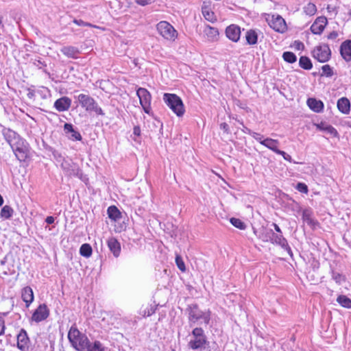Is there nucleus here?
<instances>
[{"instance_id":"f257e3e1","label":"nucleus","mask_w":351,"mask_h":351,"mask_svg":"<svg viewBox=\"0 0 351 351\" xmlns=\"http://www.w3.org/2000/svg\"><path fill=\"white\" fill-rule=\"evenodd\" d=\"M3 134L7 142L14 152L16 158L21 161H24L28 154L27 143L14 131L10 129L5 130Z\"/></svg>"},{"instance_id":"f03ea898","label":"nucleus","mask_w":351,"mask_h":351,"mask_svg":"<svg viewBox=\"0 0 351 351\" xmlns=\"http://www.w3.org/2000/svg\"><path fill=\"white\" fill-rule=\"evenodd\" d=\"M68 339L71 346L77 351H86L89 339L76 326H72L68 332Z\"/></svg>"},{"instance_id":"7ed1b4c3","label":"nucleus","mask_w":351,"mask_h":351,"mask_svg":"<svg viewBox=\"0 0 351 351\" xmlns=\"http://www.w3.org/2000/svg\"><path fill=\"white\" fill-rule=\"evenodd\" d=\"M163 99L167 106L179 117L184 114L185 109L181 98L176 94L165 93Z\"/></svg>"},{"instance_id":"20e7f679","label":"nucleus","mask_w":351,"mask_h":351,"mask_svg":"<svg viewBox=\"0 0 351 351\" xmlns=\"http://www.w3.org/2000/svg\"><path fill=\"white\" fill-rule=\"evenodd\" d=\"M159 34L165 39L174 41L178 37V32L175 28L167 21H160L156 25Z\"/></svg>"},{"instance_id":"39448f33","label":"nucleus","mask_w":351,"mask_h":351,"mask_svg":"<svg viewBox=\"0 0 351 351\" xmlns=\"http://www.w3.org/2000/svg\"><path fill=\"white\" fill-rule=\"evenodd\" d=\"M193 339L189 342V346L193 350L202 348L207 342L204 330L201 328H195L192 331Z\"/></svg>"},{"instance_id":"423d86ee","label":"nucleus","mask_w":351,"mask_h":351,"mask_svg":"<svg viewBox=\"0 0 351 351\" xmlns=\"http://www.w3.org/2000/svg\"><path fill=\"white\" fill-rule=\"evenodd\" d=\"M136 95L144 112L147 114H149L152 110V95L150 93L144 88H138L136 90Z\"/></svg>"},{"instance_id":"0eeeda50","label":"nucleus","mask_w":351,"mask_h":351,"mask_svg":"<svg viewBox=\"0 0 351 351\" xmlns=\"http://www.w3.org/2000/svg\"><path fill=\"white\" fill-rule=\"evenodd\" d=\"M313 57L319 62H326L329 60L331 51L328 45L317 46L312 51Z\"/></svg>"},{"instance_id":"6e6552de","label":"nucleus","mask_w":351,"mask_h":351,"mask_svg":"<svg viewBox=\"0 0 351 351\" xmlns=\"http://www.w3.org/2000/svg\"><path fill=\"white\" fill-rule=\"evenodd\" d=\"M200 319H202L205 324H208L210 320L208 313L202 312L195 305L191 306L189 312V320L195 323Z\"/></svg>"},{"instance_id":"1a4fd4ad","label":"nucleus","mask_w":351,"mask_h":351,"mask_svg":"<svg viewBox=\"0 0 351 351\" xmlns=\"http://www.w3.org/2000/svg\"><path fill=\"white\" fill-rule=\"evenodd\" d=\"M269 25L275 31L284 32L287 29V25L285 19L279 14L272 15L269 21Z\"/></svg>"},{"instance_id":"9d476101","label":"nucleus","mask_w":351,"mask_h":351,"mask_svg":"<svg viewBox=\"0 0 351 351\" xmlns=\"http://www.w3.org/2000/svg\"><path fill=\"white\" fill-rule=\"evenodd\" d=\"M201 9L202 14L205 20L213 23L217 21V18L213 12L211 2L204 1Z\"/></svg>"},{"instance_id":"9b49d317","label":"nucleus","mask_w":351,"mask_h":351,"mask_svg":"<svg viewBox=\"0 0 351 351\" xmlns=\"http://www.w3.org/2000/svg\"><path fill=\"white\" fill-rule=\"evenodd\" d=\"M49 315V311L47 306L43 304H40L34 311L32 315V320L39 322H41L48 317Z\"/></svg>"},{"instance_id":"f8f14e48","label":"nucleus","mask_w":351,"mask_h":351,"mask_svg":"<svg viewBox=\"0 0 351 351\" xmlns=\"http://www.w3.org/2000/svg\"><path fill=\"white\" fill-rule=\"evenodd\" d=\"M226 35L232 42L237 43L240 39L241 29L238 25H230L226 29Z\"/></svg>"},{"instance_id":"ddd939ff","label":"nucleus","mask_w":351,"mask_h":351,"mask_svg":"<svg viewBox=\"0 0 351 351\" xmlns=\"http://www.w3.org/2000/svg\"><path fill=\"white\" fill-rule=\"evenodd\" d=\"M327 19L324 16H320L316 19L311 27V30L314 34H319L324 29L327 25Z\"/></svg>"},{"instance_id":"4468645a","label":"nucleus","mask_w":351,"mask_h":351,"mask_svg":"<svg viewBox=\"0 0 351 351\" xmlns=\"http://www.w3.org/2000/svg\"><path fill=\"white\" fill-rule=\"evenodd\" d=\"M78 101L81 106L86 110L90 111L94 109L95 101L88 95L80 94L78 95Z\"/></svg>"},{"instance_id":"2eb2a0df","label":"nucleus","mask_w":351,"mask_h":351,"mask_svg":"<svg viewBox=\"0 0 351 351\" xmlns=\"http://www.w3.org/2000/svg\"><path fill=\"white\" fill-rule=\"evenodd\" d=\"M204 36L206 37L208 40L210 42H215L218 40L219 32L215 27L210 25H206L204 29Z\"/></svg>"},{"instance_id":"dca6fc26","label":"nucleus","mask_w":351,"mask_h":351,"mask_svg":"<svg viewBox=\"0 0 351 351\" xmlns=\"http://www.w3.org/2000/svg\"><path fill=\"white\" fill-rule=\"evenodd\" d=\"M340 53L346 62L351 61V40L344 41L341 45Z\"/></svg>"},{"instance_id":"f3484780","label":"nucleus","mask_w":351,"mask_h":351,"mask_svg":"<svg viewBox=\"0 0 351 351\" xmlns=\"http://www.w3.org/2000/svg\"><path fill=\"white\" fill-rule=\"evenodd\" d=\"M108 247L115 257H118L121 253V245L117 239L110 237L107 241Z\"/></svg>"},{"instance_id":"a211bd4d","label":"nucleus","mask_w":351,"mask_h":351,"mask_svg":"<svg viewBox=\"0 0 351 351\" xmlns=\"http://www.w3.org/2000/svg\"><path fill=\"white\" fill-rule=\"evenodd\" d=\"M29 341L27 332L21 330L17 335V347L21 350H25L28 347Z\"/></svg>"},{"instance_id":"6ab92c4d","label":"nucleus","mask_w":351,"mask_h":351,"mask_svg":"<svg viewBox=\"0 0 351 351\" xmlns=\"http://www.w3.org/2000/svg\"><path fill=\"white\" fill-rule=\"evenodd\" d=\"M71 104V100L66 97H63L56 101L54 104L55 108L60 112L67 110Z\"/></svg>"},{"instance_id":"aec40b11","label":"nucleus","mask_w":351,"mask_h":351,"mask_svg":"<svg viewBox=\"0 0 351 351\" xmlns=\"http://www.w3.org/2000/svg\"><path fill=\"white\" fill-rule=\"evenodd\" d=\"M308 106L315 112H320L324 108V104L320 100H317L315 98H309L307 101Z\"/></svg>"},{"instance_id":"412c9836","label":"nucleus","mask_w":351,"mask_h":351,"mask_svg":"<svg viewBox=\"0 0 351 351\" xmlns=\"http://www.w3.org/2000/svg\"><path fill=\"white\" fill-rule=\"evenodd\" d=\"M337 108L343 114H348L350 109V101L346 97H341L337 101Z\"/></svg>"},{"instance_id":"4be33fe9","label":"nucleus","mask_w":351,"mask_h":351,"mask_svg":"<svg viewBox=\"0 0 351 351\" xmlns=\"http://www.w3.org/2000/svg\"><path fill=\"white\" fill-rule=\"evenodd\" d=\"M22 299L26 303V306H28L34 300V293L32 288L26 287L22 290Z\"/></svg>"},{"instance_id":"5701e85b","label":"nucleus","mask_w":351,"mask_h":351,"mask_svg":"<svg viewBox=\"0 0 351 351\" xmlns=\"http://www.w3.org/2000/svg\"><path fill=\"white\" fill-rule=\"evenodd\" d=\"M64 130L66 133L71 134V136L69 137L70 139L73 141L82 140L81 134L73 129V125L71 123H65L64 125Z\"/></svg>"},{"instance_id":"b1692460","label":"nucleus","mask_w":351,"mask_h":351,"mask_svg":"<svg viewBox=\"0 0 351 351\" xmlns=\"http://www.w3.org/2000/svg\"><path fill=\"white\" fill-rule=\"evenodd\" d=\"M61 52L68 58H77V56L80 53L79 50L72 46L64 47L61 49Z\"/></svg>"},{"instance_id":"393cba45","label":"nucleus","mask_w":351,"mask_h":351,"mask_svg":"<svg viewBox=\"0 0 351 351\" xmlns=\"http://www.w3.org/2000/svg\"><path fill=\"white\" fill-rule=\"evenodd\" d=\"M302 219L313 228H315L318 226L317 221L312 218L311 212L308 210H303Z\"/></svg>"},{"instance_id":"a878e982","label":"nucleus","mask_w":351,"mask_h":351,"mask_svg":"<svg viewBox=\"0 0 351 351\" xmlns=\"http://www.w3.org/2000/svg\"><path fill=\"white\" fill-rule=\"evenodd\" d=\"M261 144L265 146L268 149L272 150L275 153L278 149V146L279 143L277 140H275V139L267 138H265V139L261 141Z\"/></svg>"},{"instance_id":"bb28decb","label":"nucleus","mask_w":351,"mask_h":351,"mask_svg":"<svg viewBox=\"0 0 351 351\" xmlns=\"http://www.w3.org/2000/svg\"><path fill=\"white\" fill-rule=\"evenodd\" d=\"M108 217L112 221H117L121 218V213L115 206H110L108 210Z\"/></svg>"},{"instance_id":"cd10ccee","label":"nucleus","mask_w":351,"mask_h":351,"mask_svg":"<svg viewBox=\"0 0 351 351\" xmlns=\"http://www.w3.org/2000/svg\"><path fill=\"white\" fill-rule=\"evenodd\" d=\"M272 240H274V241H272L273 243H276L282 246L288 252L289 254L291 253V250L289 246L287 240L282 235L276 236Z\"/></svg>"},{"instance_id":"c85d7f7f","label":"nucleus","mask_w":351,"mask_h":351,"mask_svg":"<svg viewBox=\"0 0 351 351\" xmlns=\"http://www.w3.org/2000/svg\"><path fill=\"white\" fill-rule=\"evenodd\" d=\"M14 213L12 208L8 205L4 206L0 212V217L5 219H10Z\"/></svg>"},{"instance_id":"c756f323","label":"nucleus","mask_w":351,"mask_h":351,"mask_svg":"<svg viewBox=\"0 0 351 351\" xmlns=\"http://www.w3.org/2000/svg\"><path fill=\"white\" fill-rule=\"evenodd\" d=\"M245 38L247 44L255 45L257 43L258 36L255 31L251 29L247 32Z\"/></svg>"},{"instance_id":"7c9ffc66","label":"nucleus","mask_w":351,"mask_h":351,"mask_svg":"<svg viewBox=\"0 0 351 351\" xmlns=\"http://www.w3.org/2000/svg\"><path fill=\"white\" fill-rule=\"evenodd\" d=\"M303 11L306 15L311 16L316 14L317 7L313 3L309 2L304 6Z\"/></svg>"},{"instance_id":"2f4dec72","label":"nucleus","mask_w":351,"mask_h":351,"mask_svg":"<svg viewBox=\"0 0 351 351\" xmlns=\"http://www.w3.org/2000/svg\"><path fill=\"white\" fill-rule=\"evenodd\" d=\"M299 64L300 67L306 70H310L313 67L311 60L306 56H301L300 58Z\"/></svg>"},{"instance_id":"473e14b6","label":"nucleus","mask_w":351,"mask_h":351,"mask_svg":"<svg viewBox=\"0 0 351 351\" xmlns=\"http://www.w3.org/2000/svg\"><path fill=\"white\" fill-rule=\"evenodd\" d=\"M337 302L344 308H351V300L347 296L341 295L337 298Z\"/></svg>"},{"instance_id":"72a5a7b5","label":"nucleus","mask_w":351,"mask_h":351,"mask_svg":"<svg viewBox=\"0 0 351 351\" xmlns=\"http://www.w3.org/2000/svg\"><path fill=\"white\" fill-rule=\"evenodd\" d=\"M86 351H104V348L99 341H95L93 343L89 341Z\"/></svg>"},{"instance_id":"f704fd0d","label":"nucleus","mask_w":351,"mask_h":351,"mask_svg":"<svg viewBox=\"0 0 351 351\" xmlns=\"http://www.w3.org/2000/svg\"><path fill=\"white\" fill-rule=\"evenodd\" d=\"M92 252V247L88 243H84L80 247V253L82 256L88 258L91 256Z\"/></svg>"},{"instance_id":"c9c22d12","label":"nucleus","mask_w":351,"mask_h":351,"mask_svg":"<svg viewBox=\"0 0 351 351\" xmlns=\"http://www.w3.org/2000/svg\"><path fill=\"white\" fill-rule=\"evenodd\" d=\"M282 58L285 61L289 63H293L297 60L296 56L293 52L290 51L284 52L282 54Z\"/></svg>"},{"instance_id":"e433bc0d","label":"nucleus","mask_w":351,"mask_h":351,"mask_svg":"<svg viewBox=\"0 0 351 351\" xmlns=\"http://www.w3.org/2000/svg\"><path fill=\"white\" fill-rule=\"evenodd\" d=\"M230 222L234 227L240 230H244L246 227L245 224L239 219L231 218Z\"/></svg>"},{"instance_id":"4c0bfd02","label":"nucleus","mask_w":351,"mask_h":351,"mask_svg":"<svg viewBox=\"0 0 351 351\" xmlns=\"http://www.w3.org/2000/svg\"><path fill=\"white\" fill-rule=\"evenodd\" d=\"M176 263L177 267L181 271L184 272L186 271V266L184 262L183 261L182 257L179 254H177L176 256Z\"/></svg>"},{"instance_id":"58836bf2","label":"nucleus","mask_w":351,"mask_h":351,"mask_svg":"<svg viewBox=\"0 0 351 351\" xmlns=\"http://www.w3.org/2000/svg\"><path fill=\"white\" fill-rule=\"evenodd\" d=\"M322 75L331 77L333 75L332 69L328 64H325L322 67Z\"/></svg>"},{"instance_id":"ea45409f","label":"nucleus","mask_w":351,"mask_h":351,"mask_svg":"<svg viewBox=\"0 0 351 351\" xmlns=\"http://www.w3.org/2000/svg\"><path fill=\"white\" fill-rule=\"evenodd\" d=\"M295 188L298 191L303 193L304 194H307L308 192V186L304 183H298Z\"/></svg>"},{"instance_id":"a19ab883","label":"nucleus","mask_w":351,"mask_h":351,"mask_svg":"<svg viewBox=\"0 0 351 351\" xmlns=\"http://www.w3.org/2000/svg\"><path fill=\"white\" fill-rule=\"evenodd\" d=\"M6 263V258H4L3 260L1 261L0 263V273L3 275H8L9 269H6L4 266Z\"/></svg>"},{"instance_id":"79ce46f5","label":"nucleus","mask_w":351,"mask_h":351,"mask_svg":"<svg viewBox=\"0 0 351 351\" xmlns=\"http://www.w3.org/2000/svg\"><path fill=\"white\" fill-rule=\"evenodd\" d=\"M323 130L326 131L327 132L332 134L335 137L338 136V132H337V130L331 125H328V126L324 128Z\"/></svg>"},{"instance_id":"37998d69","label":"nucleus","mask_w":351,"mask_h":351,"mask_svg":"<svg viewBox=\"0 0 351 351\" xmlns=\"http://www.w3.org/2000/svg\"><path fill=\"white\" fill-rule=\"evenodd\" d=\"M326 10L328 13H330L332 16H336L338 13V10L336 6H332L330 5H328Z\"/></svg>"},{"instance_id":"c03bdc74","label":"nucleus","mask_w":351,"mask_h":351,"mask_svg":"<svg viewBox=\"0 0 351 351\" xmlns=\"http://www.w3.org/2000/svg\"><path fill=\"white\" fill-rule=\"evenodd\" d=\"M276 153L281 155L285 160H287L290 162H292L291 156L287 154L285 152L278 149Z\"/></svg>"},{"instance_id":"a18cd8bd","label":"nucleus","mask_w":351,"mask_h":351,"mask_svg":"<svg viewBox=\"0 0 351 351\" xmlns=\"http://www.w3.org/2000/svg\"><path fill=\"white\" fill-rule=\"evenodd\" d=\"M293 47L297 50H303L304 48V44L300 41H295L293 43Z\"/></svg>"},{"instance_id":"49530a36","label":"nucleus","mask_w":351,"mask_h":351,"mask_svg":"<svg viewBox=\"0 0 351 351\" xmlns=\"http://www.w3.org/2000/svg\"><path fill=\"white\" fill-rule=\"evenodd\" d=\"M135 2L137 4L142 5V6L147 5L151 3L150 0H135Z\"/></svg>"},{"instance_id":"de8ad7c7","label":"nucleus","mask_w":351,"mask_h":351,"mask_svg":"<svg viewBox=\"0 0 351 351\" xmlns=\"http://www.w3.org/2000/svg\"><path fill=\"white\" fill-rule=\"evenodd\" d=\"M5 330V323L3 319L0 317V335H1Z\"/></svg>"},{"instance_id":"09e8293b","label":"nucleus","mask_w":351,"mask_h":351,"mask_svg":"<svg viewBox=\"0 0 351 351\" xmlns=\"http://www.w3.org/2000/svg\"><path fill=\"white\" fill-rule=\"evenodd\" d=\"M91 111H95L98 114H101V115L104 114L103 110H101V108L97 106L96 103L95 104L94 109H92Z\"/></svg>"},{"instance_id":"8fccbe9b","label":"nucleus","mask_w":351,"mask_h":351,"mask_svg":"<svg viewBox=\"0 0 351 351\" xmlns=\"http://www.w3.org/2000/svg\"><path fill=\"white\" fill-rule=\"evenodd\" d=\"M337 36L338 34L336 32H332L328 35L327 38L328 39L335 40L337 38Z\"/></svg>"},{"instance_id":"3c124183","label":"nucleus","mask_w":351,"mask_h":351,"mask_svg":"<svg viewBox=\"0 0 351 351\" xmlns=\"http://www.w3.org/2000/svg\"><path fill=\"white\" fill-rule=\"evenodd\" d=\"M133 133L134 135L139 136L141 135V128L139 126H135L133 130Z\"/></svg>"},{"instance_id":"603ef678","label":"nucleus","mask_w":351,"mask_h":351,"mask_svg":"<svg viewBox=\"0 0 351 351\" xmlns=\"http://www.w3.org/2000/svg\"><path fill=\"white\" fill-rule=\"evenodd\" d=\"M75 24H77V25H86V26H90V24L89 23H86L85 22H84L82 20H80V21H77V20H74L73 21Z\"/></svg>"},{"instance_id":"864d4df0","label":"nucleus","mask_w":351,"mask_h":351,"mask_svg":"<svg viewBox=\"0 0 351 351\" xmlns=\"http://www.w3.org/2000/svg\"><path fill=\"white\" fill-rule=\"evenodd\" d=\"M220 128L226 132H228V125L226 123H222L220 124Z\"/></svg>"},{"instance_id":"5fc2aeb1","label":"nucleus","mask_w":351,"mask_h":351,"mask_svg":"<svg viewBox=\"0 0 351 351\" xmlns=\"http://www.w3.org/2000/svg\"><path fill=\"white\" fill-rule=\"evenodd\" d=\"M45 221L48 223V224H51V223H53L54 222V218L51 216H49L46 218L45 219Z\"/></svg>"},{"instance_id":"6e6d98bb","label":"nucleus","mask_w":351,"mask_h":351,"mask_svg":"<svg viewBox=\"0 0 351 351\" xmlns=\"http://www.w3.org/2000/svg\"><path fill=\"white\" fill-rule=\"evenodd\" d=\"M254 137L256 141H259L260 143H261V141L263 140V137L260 134H256V133L254 134Z\"/></svg>"},{"instance_id":"4d7b16f0","label":"nucleus","mask_w":351,"mask_h":351,"mask_svg":"<svg viewBox=\"0 0 351 351\" xmlns=\"http://www.w3.org/2000/svg\"><path fill=\"white\" fill-rule=\"evenodd\" d=\"M273 226L276 232L281 233V230L276 223H273Z\"/></svg>"},{"instance_id":"13d9d810","label":"nucleus","mask_w":351,"mask_h":351,"mask_svg":"<svg viewBox=\"0 0 351 351\" xmlns=\"http://www.w3.org/2000/svg\"><path fill=\"white\" fill-rule=\"evenodd\" d=\"M260 238H261V239H262V240H263V241H265V242H267V241H268V239H267V237H265V236L260 237Z\"/></svg>"},{"instance_id":"bf43d9fd","label":"nucleus","mask_w":351,"mask_h":351,"mask_svg":"<svg viewBox=\"0 0 351 351\" xmlns=\"http://www.w3.org/2000/svg\"><path fill=\"white\" fill-rule=\"evenodd\" d=\"M3 199L2 196L0 195V206L3 204Z\"/></svg>"},{"instance_id":"052dcab7","label":"nucleus","mask_w":351,"mask_h":351,"mask_svg":"<svg viewBox=\"0 0 351 351\" xmlns=\"http://www.w3.org/2000/svg\"><path fill=\"white\" fill-rule=\"evenodd\" d=\"M339 278H340L341 276L338 274V276L335 277V280L337 281Z\"/></svg>"},{"instance_id":"680f3d73","label":"nucleus","mask_w":351,"mask_h":351,"mask_svg":"<svg viewBox=\"0 0 351 351\" xmlns=\"http://www.w3.org/2000/svg\"><path fill=\"white\" fill-rule=\"evenodd\" d=\"M339 278H340L341 276L338 274V276L335 277V280L337 281Z\"/></svg>"},{"instance_id":"e2e57ef3","label":"nucleus","mask_w":351,"mask_h":351,"mask_svg":"<svg viewBox=\"0 0 351 351\" xmlns=\"http://www.w3.org/2000/svg\"><path fill=\"white\" fill-rule=\"evenodd\" d=\"M339 278H340L341 276L338 274V276L335 277V280L337 281Z\"/></svg>"},{"instance_id":"0e129e2a","label":"nucleus","mask_w":351,"mask_h":351,"mask_svg":"<svg viewBox=\"0 0 351 351\" xmlns=\"http://www.w3.org/2000/svg\"><path fill=\"white\" fill-rule=\"evenodd\" d=\"M152 313H153V312H152V313H149H149H148V314H147V316L151 315Z\"/></svg>"}]
</instances>
